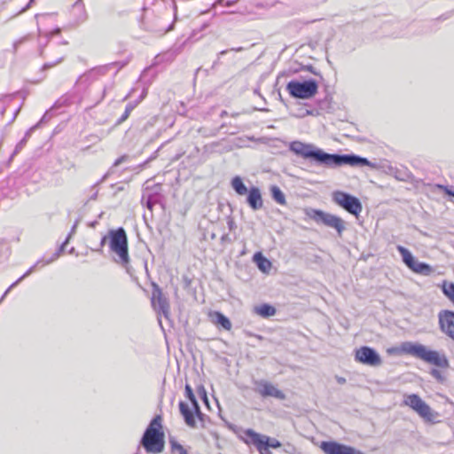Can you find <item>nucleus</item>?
Listing matches in <instances>:
<instances>
[{
    "label": "nucleus",
    "mask_w": 454,
    "mask_h": 454,
    "mask_svg": "<svg viewBox=\"0 0 454 454\" xmlns=\"http://www.w3.org/2000/svg\"><path fill=\"white\" fill-rule=\"evenodd\" d=\"M291 152L303 159H309L318 165L335 168L343 165L352 167L372 166L368 159L356 154L328 153L312 144L293 141L289 144Z\"/></svg>",
    "instance_id": "obj_1"
},
{
    "label": "nucleus",
    "mask_w": 454,
    "mask_h": 454,
    "mask_svg": "<svg viewBox=\"0 0 454 454\" xmlns=\"http://www.w3.org/2000/svg\"><path fill=\"white\" fill-rule=\"evenodd\" d=\"M165 435L162 428V418L156 415L145 428L140 445L147 454H160L164 450Z\"/></svg>",
    "instance_id": "obj_2"
},
{
    "label": "nucleus",
    "mask_w": 454,
    "mask_h": 454,
    "mask_svg": "<svg viewBox=\"0 0 454 454\" xmlns=\"http://www.w3.org/2000/svg\"><path fill=\"white\" fill-rule=\"evenodd\" d=\"M401 350L424 362L441 368L450 366L449 360L443 353L428 349L425 345L414 342H403Z\"/></svg>",
    "instance_id": "obj_3"
},
{
    "label": "nucleus",
    "mask_w": 454,
    "mask_h": 454,
    "mask_svg": "<svg viewBox=\"0 0 454 454\" xmlns=\"http://www.w3.org/2000/svg\"><path fill=\"white\" fill-rule=\"evenodd\" d=\"M109 248L115 254L114 262L127 267L129 264L128 238L125 230L119 227L108 231Z\"/></svg>",
    "instance_id": "obj_4"
},
{
    "label": "nucleus",
    "mask_w": 454,
    "mask_h": 454,
    "mask_svg": "<svg viewBox=\"0 0 454 454\" xmlns=\"http://www.w3.org/2000/svg\"><path fill=\"white\" fill-rule=\"evenodd\" d=\"M184 390L185 396L191 402L192 408H190L189 405L184 401H180L179 411L184 418L185 424L192 428H196L197 422L195 418H197L199 421L203 425L206 415L201 412L200 404L195 397V395L193 394L192 387L186 384Z\"/></svg>",
    "instance_id": "obj_5"
},
{
    "label": "nucleus",
    "mask_w": 454,
    "mask_h": 454,
    "mask_svg": "<svg viewBox=\"0 0 454 454\" xmlns=\"http://www.w3.org/2000/svg\"><path fill=\"white\" fill-rule=\"evenodd\" d=\"M143 11L141 27L144 30L156 36H161L173 29L174 22L168 24L165 21L164 15L157 14L153 11H146L145 7H143Z\"/></svg>",
    "instance_id": "obj_6"
},
{
    "label": "nucleus",
    "mask_w": 454,
    "mask_h": 454,
    "mask_svg": "<svg viewBox=\"0 0 454 454\" xmlns=\"http://www.w3.org/2000/svg\"><path fill=\"white\" fill-rule=\"evenodd\" d=\"M231 188L239 195H247V203L254 211L262 208L263 200L260 189L256 186H251L249 189L245 185L242 178L239 176H234L231 181Z\"/></svg>",
    "instance_id": "obj_7"
},
{
    "label": "nucleus",
    "mask_w": 454,
    "mask_h": 454,
    "mask_svg": "<svg viewBox=\"0 0 454 454\" xmlns=\"http://www.w3.org/2000/svg\"><path fill=\"white\" fill-rule=\"evenodd\" d=\"M318 89L317 82L313 80H305L299 82L295 80L290 81L286 85L289 94L294 98L308 99L314 97Z\"/></svg>",
    "instance_id": "obj_8"
},
{
    "label": "nucleus",
    "mask_w": 454,
    "mask_h": 454,
    "mask_svg": "<svg viewBox=\"0 0 454 454\" xmlns=\"http://www.w3.org/2000/svg\"><path fill=\"white\" fill-rule=\"evenodd\" d=\"M307 215L317 223H322L329 228L334 229L340 237L346 229L345 222L335 215L319 209H310Z\"/></svg>",
    "instance_id": "obj_9"
},
{
    "label": "nucleus",
    "mask_w": 454,
    "mask_h": 454,
    "mask_svg": "<svg viewBox=\"0 0 454 454\" xmlns=\"http://www.w3.org/2000/svg\"><path fill=\"white\" fill-rule=\"evenodd\" d=\"M77 224H78V220L73 225V227L71 229V231H70L69 235L67 236V238L66 239V240L63 242V244L60 246V247L55 253L52 254V255L51 257H49L47 259L43 257L42 259L38 260L18 280H16L14 283H12L9 286V288L3 294V296H2L0 301H3L12 288H13L15 286H17L22 279H24L25 278L28 277L37 267H43L45 265H48V264L51 263L56 259H58L59 254L62 253V251L64 249V247L68 243L71 235L75 231Z\"/></svg>",
    "instance_id": "obj_10"
},
{
    "label": "nucleus",
    "mask_w": 454,
    "mask_h": 454,
    "mask_svg": "<svg viewBox=\"0 0 454 454\" xmlns=\"http://www.w3.org/2000/svg\"><path fill=\"white\" fill-rule=\"evenodd\" d=\"M396 249L401 254L403 263L413 272L422 276H430L433 273L434 270L431 265L417 261L406 247L398 245Z\"/></svg>",
    "instance_id": "obj_11"
},
{
    "label": "nucleus",
    "mask_w": 454,
    "mask_h": 454,
    "mask_svg": "<svg viewBox=\"0 0 454 454\" xmlns=\"http://www.w3.org/2000/svg\"><path fill=\"white\" fill-rule=\"evenodd\" d=\"M151 302L153 309L157 313L159 325L161 329H163L160 317L163 316L167 320H169L170 306L168 298L163 294L161 289L157 285H153Z\"/></svg>",
    "instance_id": "obj_12"
},
{
    "label": "nucleus",
    "mask_w": 454,
    "mask_h": 454,
    "mask_svg": "<svg viewBox=\"0 0 454 454\" xmlns=\"http://www.w3.org/2000/svg\"><path fill=\"white\" fill-rule=\"evenodd\" d=\"M403 404L416 411L426 421H433L434 419L431 407L417 394L405 395Z\"/></svg>",
    "instance_id": "obj_13"
},
{
    "label": "nucleus",
    "mask_w": 454,
    "mask_h": 454,
    "mask_svg": "<svg viewBox=\"0 0 454 454\" xmlns=\"http://www.w3.org/2000/svg\"><path fill=\"white\" fill-rule=\"evenodd\" d=\"M333 200L356 216L361 213L363 208L360 200L356 197L341 191H336L333 193Z\"/></svg>",
    "instance_id": "obj_14"
},
{
    "label": "nucleus",
    "mask_w": 454,
    "mask_h": 454,
    "mask_svg": "<svg viewBox=\"0 0 454 454\" xmlns=\"http://www.w3.org/2000/svg\"><path fill=\"white\" fill-rule=\"evenodd\" d=\"M114 66H118V68H121L124 66V64H121L119 62H113L107 65L93 67L81 74L77 79L76 82L90 84L99 79L101 76L106 75L110 71V69Z\"/></svg>",
    "instance_id": "obj_15"
},
{
    "label": "nucleus",
    "mask_w": 454,
    "mask_h": 454,
    "mask_svg": "<svg viewBox=\"0 0 454 454\" xmlns=\"http://www.w3.org/2000/svg\"><path fill=\"white\" fill-rule=\"evenodd\" d=\"M320 449L325 454H365L354 447L335 441L321 442Z\"/></svg>",
    "instance_id": "obj_16"
},
{
    "label": "nucleus",
    "mask_w": 454,
    "mask_h": 454,
    "mask_svg": "<svg viewBox=\"0 0 454 454\" xmlns=\"http://www.w3.org/2000/svg\"><path fill=\"white\" fill-rule=\"evenodd\" d=\"M254 391L262 397H274L278 400L286 399V395L272 383L264 380H254Z\"/></svg>",
    "instance_id": "obj_17"
},
{
    "label": "nucleus",
    "mask_w": 454,
    "mask_h": 454,
    "mask_svg": "<svg viewBox=\"0 0 454 454\" xmlns=\"http://www.w3.org/2000/svg\"><path fill=\"white\" fill-rule=\"evenodd\" d=\"M355 358L356 361L371 366H377L381 364L380 356L375 349L368 346H363L356 349Z\"/></svg>",
    "instance_id": "obj_18"
},
{
    "label": "nucleus",
    "mask_w": 454,
    "mask_h": 454,
    "mask_svg": "<svg viewBox=\"0 0 454 454\" xmlns=\"http://www.w3.org/2000/svg\"><path fill=\"white\" fill-rule=\"evenodd\" d=\"M162 199L161 185L157 184L151 187H145L142 195V203H145V207L150 211H153V207L157 204H160Z\"/></svg>",
    "instance_id": "obj_19"
},
{
    "label": "nucleus",
    "mask_w": 454,
    "mask_h": 454,
    "mask_svg": "<svg viewBox=\"0 0 454 454\" xmlns=\"http://www.w3.org/2000/svg\"><path fill=\"white\" fill-rule=\"evenodd\" d=\"M438 317L441 331L454 340V312L442 310Z\"/></svg>",
    "instance_id": "obj_20"
},
{
    "label": "nucleus",
    "mask_w": 454,
    "mask_h": 454,
    "mask_svg": "<svg viewBox=\"0 0 454 454\" xmlns=\"http://www.w3.org/2000/svg\"><path fill=\"white\" fill-rule=\"evenodd\" d=\"M244 434L245 437H242V439L246 443L254 445L260 454H264L263 444L267 442V440H264L265 435L260 434L253 429L245 430Z\"/></svg>",
    "instance_id": "obj_21"
},
{
    "label": "nucleus",
    "mask_w": 454,
    "mask_h": 454,
    "mask_svg": "<svg viewBox=\"0 0 454 454\" xmlns=\"http://www.w3.org/2000/svg\"><path fill=\"white\" fill-rule=\"evenodd\" d=\"M74 25L79 26L88 20V13L82 0L76 1L73 5Z\"/></svg>",
    "instance_id": "obj_22"
},
{
    "label": "nucleus",
    "mask_w": 454,
    "mask_h": 454,
    "mask_svg": "<svg viewBox=\"0 0 454 454\" xmlns=\"http://www.w3.org/2000/svg\"><path fill=\"white\" fill-rule=\"evenodd\" d=\"M253 261L255 262L258 269L263 273H268L271 269L272 264L270 261L263 256L260 252L254 254Z\"/></svg>",
    "instance_id": "obj_23"
},
{
    "label": "nucleus",
    "mask_w": 454,
    "mask_h": 454,
    "mask_svg": "<svg viewBox=\"0 0 454 454\" xmlns=\"http://www.w3.org/2000/svg\"><path fill=\"white\" fill-rule=\"evenodd\" d=\"M212 317H213L214 323L220 325L224 330H227V331L231 330V323L230 319L227 317H225L223 313H221L219 311H215V312H214Z\"/></svg>",
    "instance_id": "obj_24"
},
{
    "label": "nucleus",
    "mask_w": 454,
    "mask_h": 454,
    "mask_svg": "<svg viewBox=\"0 0 454 454\" xmlns=\"http://www.w3.org/2000/svg\"><path fill=\"white\" fill-rule=\"evenodd\" d=\"M255 312L262 317H269L276 314V309L270 304H262L255 307Z\"/></svg>",
    "instance_id": "obj_25"
},
{
    "label": "nucleus",
    "mask_w": 454,
    "mask_h": 454,
    "mask_svg": "<svg viewBox=\"0 0 454 454\" xmlns=\"http://www.w3.org/2000/svg\"><path fill=\"white\" fill-rule=\"evenodd\" d=\"M270 192H271L272 199L277 203H278L280 205H286V200L285 194L283 193V192L280 190V188L278 186L272 185L270 187Z\"/></svg>",
    "instance_id": "obj_26"
},
{
    "label": "nucleus",
    "mask_w": 454,
    "mask_h": 454,
    "mask_svg": "<svg viewBox=\"0 0 454 454\" xmlns=\"http://www.w3.org/2000/svg\"><path fill=\"white\" fill-rule=\"evenodd\" d=\"M36 129V126L31 127L25 134L24 137L16 145L15 149L11 156V159L14 157L17 153H19L23 147L26 145L27 139L30 137L33 130Z\"/></svg>",
    "instance_id": "obj_27"
},
{
    "label": "nucleus",
    "mask_w": 454,
    "mask_h": 454,
    "mask_svg": "<svg viewBox=\"0 0 454 454\" xmlns=\"http://www.w3.org/2000/svg\"><path fill=\"white\" fill-rule=\"evenodd\" d=\"M442 293L454 304V283L444 281L442 284Z\"/></svg>",
    "instance_id": "obj_28"
},
{
    "label": "nucleus",
    "mask_w": 454,
    "mask_h": 454,
    "mask_svg": "<svg viewBox=\"0 0 454 454\" xmlns=\"http://www.w3.org/2000/svg\"><path fill=\"white\" fill-rule=\"evenodd\" d=\"M264 440H267L266 443L263 444V452L264 454H270V451L269 450V448H273V449H277V448H279L281 446V443L276 440V439H271L268 436H264Z\"/></svg>",
    "instance_id": "obj_29"
},
{
    "label": "nucleus",
    "mask_w": 454,
    "mask_h": 454,
    "mask_svg": "<svg viewBox=\"0 0 454 454\" xmlns=\"http://www.w3.org/2000/svg\"><path fill=\"white\" fill-rule=\"evenodd\" d=\"M139 101H136V102H129L127 104L126 107H125V111L124 113L121 114V116L119 118V120L117 121V123L120 124L121 122H123L124 121H126L130 113L133 111V109L137 106V105L138 104Z\"/></svg>",
    "instance_id": "obj_30"
},
{
    "label": "nucleus",
    "mask_w": 454,
    "mask_h": 454,
    "mask_svg": "<svg viewBox=\"0 0 454 454\" xmlns=\"http://www.w3.org/2000/svg\"><path fill=\"white\" fill-rule=\"evenodd\" d=\"M171 454H188L187 450L176 440H169Z\"/></svg>",
    "instance_id": "obj_31"
},
{
    "label": "nucleus",
    "mask_w": 454,
    "mask_h": 454,
    "mask_svg": "<svg viewBox=\"0 0 454 454\" xmlns=\"http://www.w3.org/2000/svg\"><path fill=\"white\" fill-rule=\"evenodd\" d=\"M64 59V56L63 55H60L57 58V59L55 60H51V61H46L43 67H42V70H47L49 68H51L55 66H57L58 64L61 63Z\"/></svg>",
    "instance_id": "obj_32"
},
{
    "label": "nucleus",
    "mask_w": 454,
    "mask_h": 454,
    "mask_svg": "<svg viewBox=\"0 0 454 454\" xmlns=\"http://www.w3.org/2000/svg\"><path fill=\"white\" fill-rule=\"evenodd\" d=\"M430 375L437 380L439 382H443L445 380L442 373L437 369H431Z\"/></svg>",
    "instance_id": "obj_33"
},
{
    "label": "nucleus",
    "mask_w": 454,
    "mask_h": 454,
    "mask_svg": "<svg viewBox=\"0 0 454 454\" xmlns=\"http://www.w3.org/2000/svg\"><path fill=\"white\" fill-rule=\"evenodd\" d=\"M30 38V35H27L21 38H20L19 40L15 41L13 43V45H12V48H13V52L16 53L17 51H18V48L20 44H22L23 43L27 42V40H29Z\"/></svg>",
    "instance_id": "obj_34"
},
{
    "label": "nucleus",
    "mask_w": 454,
    "mask_h": 454,
    "mask_svg": "<svg viewBox=\"0 0 454 454\" xmlns=\"http://www.w3.org/2000/svg\"><path fill=\"white\" fill-rule=\"evenodd\" d=\"M437 187L441 190H443L446 194L454 197V188L453 187H448L442 184H437Z\"/></svg>",
    "instance_id": "obj_35"
},
{
    "label": "nucleus",
    "mask_w": 454,
    "mask_h": 454,
    "mask_svg": "<svg viewBox=\"0 0 454 454\" xmlns=\"http://www.w3.org/2000/svg\"><path fill=\"white\" fill-rule=\"evenodd\" d=\"M395 176L398 180L404 181L410 176V175L406 171H399L395 174Z\"/></svg>",
    "instance_id": "obj_36"
},
{
    "label": "nucleus",
    "mask_w": 454,
    "mask_h": 454,
    "mask_svg": "<svg viewBox=\"0 0 454 454\" xmlns=\"http://www.w3.org/2000/svg\"><path fill=\"white\" fill-rule=\"evenodd\" d=\"M107 239H109L108 235L103 236L101 240H100L99 248L95 249V251L101 252L102 251V247L106 244Z\"/></svg>",
    "instance_id": "obj_37"
},
{
    "label": "nucleus",
    "mask_w": 454,
    "mask_h": 454,
    "mask_svg": "<svg viewBox=\"0 0 454 454\" xmlns=\"http://www.w3.org/2000/svg\"><path fill=\"white\" fill-rule=\"evenodd\" d=\"M49 113H50V111H46V112H45V114H44L43 115V117L41 118L40 121H39L37 124H35V126H36V128H37V127H39V125H40L41 123H43V122H44V121H47L51 118V116H50V114H49Z\"/></svg>",
    "instance_id": "obj_38"
},
{
    "label": "nucleus",
    "mask_w": 454,
    "mask_h": 454,
    "mask_svg": "<svg viewBox=\"0 0 454 454\" xmlns=\"http://www.w3.org/2000/svg\"><path fill=\"white\" fill-rule=\"evenodd\" d=\"M126 158H127L126 156H121V157L118 158V159L114 161V167L119 166L121 162H123V161L125 160V159H126Z\"/></svg>",
    "instance_id": "obj_39"
},
{
    "label": "nucleus",
    "mask_w": 454,
    "mask_h": 454,
    "mask_svg": "<svg viewBox=\"0 0 454 454\" xmlns=\"http://www.w3.org/2000/svg\"><path fill=\"white\" fill-rule=\"evenodd\" d=\"M198 392H199V394H200V395H203V398H204L205 400H207V394H206V390H205L204 387L200 386V387H199V389H198Z\"/></svg>",
    "instance_id": "obj_40"
},
{
    "label": "nucleus",
    "mask_w": 454,
    "mask_h": 454,
    "mask_svg": "<svg viewBox=\"0 0 454 454\" xmlns=\"http://www.w3.org/2000/svg\"><path fill=\"white\" fill-rule=\"evenodd\" d=\"M156 0H145V5L144 7L147 8V5H153L154 4ZM148 11V9H146Z\"/></svg>",
    "instance_id": "obj_41"
},
{
    "label": "nucleus",
    "mask_w": 454,
    "mask_h": 454,
    "mask_svg": "<svg viewBox=\"0 0 454 454\" xmlns=\"http://www.w3.org/2000/svg\"><path fill=\"white\" fill-rule=\"evenodd\" d=\"M336 380H337V382L340 383V384H344L346 382V379L343 378V377L337 376Z\"/></svg>",
    "instance_id": "obj_42"
},
{
    "label": "nucleus",
    "mask_w": 454,
    "mask_h": 454,
    "mask_svg": "<svg viewBox=\"0 0 454 454\" xmlns=\"http://www.w3.org/2000/svg\"><path fill=\"white\" fill-rule=\"evenodd\" d=\"M39 56L42 58H47V56L44 54V51L42 47H39Z\"/></svg>",
    "instance_id": "obj_43"
},
{
    "label": "nucleus",
    "mask_w": 454,
    "mask_h": 454,
    "mask_svg": "<svg viewBox=\"0 0 454 454\" xmlns=\"http://www.w3.org/2000/svg\"><path fill=\"white\" fill-rule=\"evenodd\" d=\"M33 2H34V0H30L29 3L27 4V6L24 7L21 12H25L26 10H27Z\"/></svg>",
    "instance_id": "obj_44"
},
{
    "label": "nucleus",
    "mask_w": 454,
    "mask_h": 454,
    "mask_svg": "<svg viewBox=\"0 0 454 454\" xmlns=\"http://www.w3.org/2000/svg\"><path fill=\"white\" fill-rule=\"evenodd\" d=\"M228 115V113L225 110H223L220 114V117L223 118Z\"/></svg>",
    "instance_id": "obj_45"
},
{
    "label": "nucleus",
    "mask_w": 454,
    "mask_h": 454,
    "mask_svg": "<svg viewBox=\"0 0 454 454\" xmlns=\"http://www.w3.org/2000/svg\"><path fill=\"white\" fill-rule=\"evenodd\" d=\"M97 224H98V221H94V222H91L89 225L92 228H95Z\"/></svg>",
    "instance_id": "obj_46"
},
{
    "label": "nucleus",
    "mask_w": 454,
    "mask_h": 454,
    "mask_svg": "<svg viewBox=\"0 0 454 454\" xmlns=\"http://www.w3.org/2000/svg\"><path fill=\"white\" fill-rule=\"evenodd\" d=\"M227 52H228V50H223L219 52V56H223V55L226 54Z\"/></svg>",
    "instance_id": "obj_47"
},
{
    "label": "nucleus",
    "mask_w": 454,
    "mask_h": 454,
    "mask_svg": "<svg viewBox=\"0 0 454 454\" xmlns=\"http://www.w3.org/2000/svg\"><path fill=\"white\" fill-rule=\"evenodd\" d=\"M59 33H60V29H59V28H56V29L52 32V34H54V35H59Z\"/></svg>",
    "instance_id": "obj_48"
},
{
    "label": "nucleus",
    "mask_w": 454,
    "mask_h": 454,
    "mask_svg": "<svg viewBox=\"0 0 454 454\" xmlns=\"http://www.w3.org/2000/svg\"><path fill=\"white\" fill-rule=\"evenodd\" d=\"M308 69H309L311 73H313V74H317V73L313 70V67H312L311 66H310V67H308Z\"/></svg>",
    "instance_id": "obj_49"
},
{
    "label": "nucleus",
    "mask_w": 454,
    "mask_h": 454,
    "mask_svg": "<svg viewBox=\"0 0 454 454\" xmlns=\"http://www.w3.org/2000/svg\"><path fill=\"white\" fill-rule=\"evenodd\" d=\"M231 51H242V48L241 47H239V48H232Z\"/></svg>",
    "instance_id": "obj_50"
},
{
    "label": "nucleus",
    "mask_w": 454,
    "mask_h": 454,
    "mask_svg": "<svg viewBox=\"0 0 454 454\" xmlns=\"http://www.w3.org/2000/svg\"><path fill=\"white\" fill-rule=\"evenodd\" d=\"M226 4H227L228 6H230V5H231V4H232V3L228 1V2L226 3Z\"/></svg>",
    "instance_id": "obj_51"
},
{
    "label": "nucleus",
    "mask_w": 454,
    "mask_h": 454,
    "mask_svg": "<svg viewBox=\"0 0 454 454\" xmlns=\"http://www.w3.org/2000/svg\"><path fill=\"white\" fill-rule=\"evenodd\" d=\"M97 196V192L95 194H93V196L91 197V199H95Z\"/></svg>",
    "instance_id": "obj_52"
},
{
    "label": "nucleus",
    "mask_w": 454,
    "mask_h": 454,
    "mask_svg": "<svg viewBox=\"0 0 454 454\" xmlns=\"http://www.w3.org/2000/svg\"><path fill=\"white\" fill-rule=\"evenodd\" d=\"M74 247H72V248L70 249L69 253H73V252H74Z\"/></svg>",
    "instance_id": "obj_53"
},
{
    "label": "nucleus",
    "mask_w": 454,
    "mask_h": 454,
    "mask_svg": "<svg viewBox=\"0 0 454 454\" xmlns=\"http://www.w3.org/2000/svg\"><path fill=\"white\" fill-rule=\"evenodd\" d=\"M223 2V0H218L217 3L218 4H222Z\"/></svg>",
    "instance_id": "obj_54"
},
{
    "label": "nucleus",
    "mask_w": 454,
    "mask_h": 454,
    "mask_svg": "<svg viewBox=\"0 0 454 454\" xmlns=\"http://www.w3.org/2000/svg\"><path fill=\"white\" fill-rule=\"evenodd\" d=\"M229 225H230V228H231L232 227V222H230Z\"/></svg>",
    "instance_id": "obj_55"
},
{
    "label": "nucleus",
    "mask_w": 454,
    "mask_h": 454,
    "mask_svg": "<svg viewBox=\"0 0 454 454\" xmlns=\"http://www.w3.org/2000/svg\"><path fill=\"white\" fill-rule=\"evenodd\" d=\"M19 110H20V109H18V110L15 112L14 117L18 114Z\"/></svg>",
    "instance_id": "obj_56"
}]
</instances>
